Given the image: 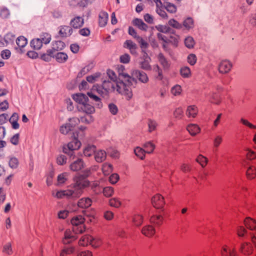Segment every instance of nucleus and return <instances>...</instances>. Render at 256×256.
<instances>
[{
    "mask_svg": "<svg viewBox=\"0 0 256 256\" xmlns=\"http://www.w3.org/2000/svg\"><path fill=\"white\" fill-rule=\"evenodd\" d=\"M152 202L153 206L156 208H162L165 204L164 197L160 194H156L152 198Z\"/></svg>",
    "mask_w": 256,
    "mask_h": 256,
    "instance_id": "9",
    "label": "nucleus"
},
{
    "mask_svg": "<svg viewBox=\"0 0 256 256\" xmlns=\"http://www.w3.org/2000/svg\"><path fill=\"white\" fill-rule=\"evenodd\" d=\"M206 97L212 104L219 105L222 102V98L218 93L212 91L206 94Z\"/></svg>",
    "mask_w": 256,
    "mask_h": 256,
    "instance_id": "10",
    "label": "nucleus"
},
{
    "mask_svg": "<svg viewBox=\"0 0 256 256\" xmlns=\"http://www.w3.org/2000/svg\"><path fill=\"white\" fill-rule=\"evenodd\" d=\"M85 218L80 215L74 216L71 220L72 225V231L75 234H82L85 231L86 228L84 224Z\"/></svg>",
    "mask_w": 256,
    "mask_h": 256,
    "instance_id": "3",
    "label": "nucleus"
},
{
    "mask_svg": "<svg viewBox=\"0 0 256 256\" xmlns=\"http://www.w3.org/2000/svg\"><path fill=\"white\" fill-rule=\"evenodd\" d=\"M108 18V14L105 12H101L98 15V24L100 27H104L106 26Z\"/></svg>",
    "mask_w": 256,
    "mask_h": 256,
    "instance_id": "22",
    "label": "nucleus"
},
{
    "mask_svg": "<svg viewBox=\"0 0 256 256\" xmlns=\"http://www.w3.org/2000/svg\"><path fill=\"white\" fill-rule=\"evenodd\" d=\"M59 29V34L64 38L70 36L73 32L72 28L68 26H61Z\"/></svg>",
    "mask_w": 256,
    "mask_h": 256,
    "instance_id": "16",
    "label": "nucleus"
},
{
    "mask_svg": "<svg viewBox=\"0 0 256 256\" xmlns=\"http://www.w3.org/2000/svg\"><path fill=\"white\" fill-rule=\"evenodd\" d=\"M96 151V148L94 145H88L83 150V154L85 156H91Z\"/></svg>",
    "mask_w": 256,
    "mask_h": 256,
    "instance_id": "28",
    "label": "nucleus"
},
{
    "mask_svg": "<svg viewBox=\"0 0 256 256\" xmlns=\"http://www.w3.org/2000/svg\"><path fill=\"white\" fill-rule=\"evenodd\" d=\"M81 191L80 190H75L73 189L68 188L64 190L57 191L56 192H52L53 196L62 199L66 198L68 199H76L80 196Z\"/></svg>",
    "mask_w": 256,
    "mask_h": 256,
    "instance_id": "2",
    "label": "nucleus"
},
{
    "mask_svg": "<svg viewBox=\"0 0 256 256\" xmlns=\"http://www.w3.org/2000/svg\"><path fill=\"white\" fill-rule=\"evenodd\" d=\"M67 158L63 154L59 155L56 158V163L58 165L62 166L66 163Z\"/></svg>",
    "mask_w": 256,
    "mask_h": 256,
    "instance_id": "63",
    "label": "nucleus"
},
{
    "mask_svg": "<svg viewBox=\"0 0 256 256\" xmlns=\"http://www.w3.org/2000/svg\"><path fill=\"white\" fill-rule=\"evenodd\" d=\"M163 217L160 215H156L150 218V222L157 226H160L163 222Z\"/></svg>",
    "mask_w": 256,
    "mask_h": 256,
    "instance_id": "44",
    "label": "nucleus"
},
{
    "mask_svg": "<svg viewBox=\"0 0 256 256\" xmlns=\"http://www.w3.org/2000/svg\"><path fill=\"white\" fill-rule=\"evenodd\" d=\"M182 92V87L179 84H176L172 86L170 90L172 94L174 96H180Z\"/></svg>",
    "mask_w": 256,
    "mask_h": 256,
    "instance_id": "47",
    "label": "nucleus"
},
{
    "mask_svg": "<svg viewBox=\"0 0 256 256\" xmlns=\"http://www.w3.org/2000/svg\"><path fill=\"white\" fill-rule=\"evenodd\" d=\"M158 58L159 62L160 64L164 69H168L170 68V62L164 57L162 54L160 53L158 56Z\"/></svg>",
    "mask_w": 256,
    "mask_h": 256,
    "instance_id": "29",
    "label": "nucleus"
},
{
    "mask_svg": "<svg viewBox=\"0 0 256 256\" xmlns=\"http://www.w3.org/2000/svg\"><path fill=\"white\" fill-rule=\"evenodd\" d=\"M68 173L64 172L58 175L57 177L58 185L64 184L68 180Z\"/></svg>",
    "mask_w": 256,
    "mask_h": 256,
    "instance_id": "33",
    "label": "nucleus"
},
{
    "mask_svg": "<svg viewBox=\"0 0 256 256\" xmlns=\"http://www.w3.org/2000/svg\"><path fill=\"white\" fill-rule=\"evenodd\" d=\"M106 157V152L102 150H96L94 153V159L98 162H102Z\"/></svg>",
    "mask_w": 256,
    "mask_h": 256,
    "instance_id": "23",
    "label": "nucleus"
},
{
    "mask_svg": "<svg viewBox=\"0 0 256 256\" xmlns=\"http://www.w3.org/2000/svg\"><path fill=\"white\" fill-rule=\"evenodd\" d=\"M182 26L187 30L193 28L194 26L193 19L190 17L187 18L184 20Z\"/></svg>",
    "mask_w": 256,
    "mask_h": 256,
    "instance_id": "40",
    "label": "nucleus"
},
{
    "mask_svg": "<svg viewBox=\"0 0 256 256\" xmlns=\"http://www.w3.org/2000/svg\"><path fill=\"white\" fill-rule=\"evenodd\" d=\"M143 146L145 148L146 152L148 154L152 153L155 148V145L152 142H146Z\"/></svg>",
    "mask_w": 256,
    "mask_h": 256,
    "instance_id": "43",
    "label": "nucleus"
},
{
    "mask_svg": "<svg viewBox=\"0 0 256 256\" xmlns=\"http://www.w3.org/2000/svg\"><path fill=\"white\" fill-rule=\"evenodd\" d=\"M184 115V112L181 108H176L174 112V116L178 119H181Z\"/></svg>",
    "mask_w": 256,
    "mask_h": 256,
    "instance_id": "62",
    "label": "nucleus"
},
{
    "mask_svg": "<svg viewBox=\"0 0 256 256\" xmlns=\"http://www.w3.org/2000/svg\"><path fill=\"white\" fill-rule=\"evenodd\" d=\"M151 58L146 53V55L144 56V58L142 61L140 62V68L145 70H151L152 66L150 64Z\"/></svg>",
    "mask_w": 256,
    "mask_h": 256,
    "instance_id": "14",
    "label": "nucleus"
},
{
    "mask_svg": "<svg viewBox=\"0 0 256 256\" xmlns=\"http://www.w3.org/2000/svg\"><path fill=\"white\" fill-rule=\"evenodd\" d=\"M84 167V162L82 158H78L70 165V169L73 172L81 170Z\"/></svg>",
    "mask_w": 256,
    "mask_h": 256,
    "instance_id": "12",
    "label": "nucleus"
},
{
    "mask_svg": "<svg viewBox=\"0 0 256 256\" xmlns=\"http://www.w3.org/2000/svg\"><path fill=\"white\" fill-rule=\"evenodd\" d=\"M118 72L119 77L123 80L127 82L126 84L130 87L132 84L133 78L126 72L125 68L124 66L120 65L118 66Z\"/></svg>",
    "mask_w": 256,
    "mask_h": 256,
    "instance_id": "6",
    "label": "nucleus"
},
{
    "mask_svg": "<svg viewBox=\"0 0 256 256\" xmlns=\"http://www.w3.org/2000/svg\"><path fill=\"white\" fill-rule=\"evenodd\" d=\"M198 112V108L195 106H190L187 108L186 115L188 117L190 118H195Z\"/></svg>",
    "mask_w": 256,
    "mask_h": 256,
    "instance_id": "25",
    "label": "nucleus"
},
{
    "mask_svg": "<svg viewBox=\"0 0 256 256\" xmlns=\"http://www.w3.org/2000/svg\"><path fill=\"white\" fill-rule=\"evenodd\" d=\"M102 242L100 238H93L92 236H90V244L91 245L92 247L98 248L100 246Z\"/></svg>",
    "mask_w": 256,
    "mask_h": 256,
    "instance_id": "54",
    "label": "nucleus"
},
{
    "mask_svg": "<svg viewBox=\"0 0 256 256\" xmlns=\"http://www.w3.org/2000/svg\"><path fill=\"white\" fill-rule=\"evenodd\" d=\"M72 130L70 125L66 123L60 127V131L62 134H66Z\"/></svg>",
    "mask_w": 256,
    "mask_h": 256,
    "instance_id": "55",
    "label": "nucleus"
},
{
    "mask_svg": "<svg viewBox=\"0 0 256 256\" xmlns=\"http://www.w3.org/2000/svg\"><path fill=\"white\" fill-rule=\"evenodd\" d=\"M65 47L64 43L61 40H57L53 42L52 49L54 52L55 51L62 50Z\"/></svg>",
    "mask_w": 256,
    "mask_h": 256,
    "instance_id": "30",
    "label": "nucleus"
},
{
    "mask_svg": "<svg viewBox=\"0 0 256 256\" xmlns=\"http://www.w3.org/2000/svg\"><path fill=\"white\" fill-rule=\"evenodd\" d=\"M74 183L72 188L75 190H80L81 191L80 196L83 192L82 190L90 186V182L86 180L82 174L76 176L74 178Z\"/></svg>",
    "mask_w": 256,
    "mask_h": 256,
    "instance_id": "4",
    "label": "nucleus"
},
{
    "mask_svg": "<svg viewBox=\"0 0 256 256\" xmlns=\"http://www.w3.org/2000/svg\"><path fill=\"white\" fill-rule=\"evenodd\" d=\"M27 40L23 36H19L16 40V43L19 48H24L27 44Z\"/></svg>",
    "mask_w": 256,
    "mask_h": 256,
    "instance_id": "52",
    "label": "nucleus"
},
{
    "mask_svg": "<svg viewBox=\"0 0 256 256\" xmlns=\"http://www.w3.org/2000/svg\"><path fill=\"white\" fill-rule=\"evenodd\" d=\"M136 156L140 160H144L145 158L146 152L142 148L137 146L134 149Z\"/></svg>",
    "mask_w": 256,
    "mask_h": 256,
    "instance_id": "38",
    "label": "nucleus"
},
{
    "mask_svg": "<svg viewBox=\"0 0 256 256\" xmlns=\"http://www.w3.org/2000/svg\"><path fill=\"white\" fill-rule=\"evenodd\" d=\"M181 76L184 78H189L191 76L190 69L188 66H183L180 70Z\"/></svg>",
    "mask_w": 256,
    "mask_h": 256,
    "instance_id": "34",
    "label": "nucleus"
},
{
    "mask_svg": "<svg viewBox=\"0 0 256 256\" xmlns=\"http://www.w3.org/2000/svg\"><path fill=\"white\" fill-rule=\"evenodd\" d=\"M9 166L12 169H15L18 168L19 162L18 159L16 157H10L8 162Z\"/></svg>",
    "mask_w": 256,
    "mask_h": 256,
    "instance_id": "51",
    "label": "nucleus"
},
{
    "mask_svg": "<svg viewBox=\"0 0 256 256\" xmlns=\"http://www.w3.org/2000/svg\"><path fill=\"white\" fill-rule=\"evenodd\" d=\"M142 232L147 237H152L154 234L156 230L152 226L147 225L142 228Z\"/></svg>",
    "mask_w": 256,
    "mask_h": 256,
    "instance_id": "21",
    "label": "nucleus"
},
{
    "mask_svg": "<svg viewBox=\"0 0 256 256\" xmlns=\"http://www.w3.org/2000/svg\"><path fill=\"white\" fill-rule=\"evenodd\" d=\"M77 108L79 112H84L87 115H92L95 112L94 107L88 104V102L82 104L78 105Z\"/></svg>",
    "mask_w": 256,
    "mask_h": 256,
    "instance_id": "8",
    "label": "nucleus"
},
{
    "mask_svg": "<svg viewBox=\"0 0 256 256\" xmlns=\"http://www.w3.org/2000/svg\"><path fill=\"white\" fill-rule=\"evenodd\" d=\"M166 10L172 14H174L177 11L176 6L170 2H166L165 6Z\"/></svg>",
    "mask_w": 256,
    "mask_h": 256,
    "instance_id": "53",
    "label": "nucleus"
},
{
    "mask_svg": "<svg viewBox=\"0 0 256 256\" xmlns=\"http://www.w3.org/2000/svg\"><path fill=\"white\" fill-rule=\"evenodd\" d=\"M184 44L188 48H192L195 45V42L194 38L190 36H187L184 39Z\"/></svg>",
    "mask_w": 256,
    "mask_h": 256,
    "instance_id": "45",
    "label": "nucleus"
},
{
    "mask_svg": "<svg viewBox=\"0 0 256 256\" xmlns=\"http://www.w3.org/2000/svg\"><path fill=\"white\" fill-rule=\"evenodd\" d=\"M187 130L191 136H194L200 132V127L196 124H190L186 127Z\"/></svg>",
    "mask_w": 256,
    "mask_h": 256,
    "instance_id": "27",
    "label": "nucleus"
},
{
    "mask_svg": "<svg viewBox=\"0 0 256 256\" xmlns=\"http://www.w3.org/2000/svg\"><path fill=\"white\" fill-rule=\"evenodd\" d=\"M92 204V200L88 197L82 198L78 200V206L82 208H86L90 207Z\"/></svg>",
    "mask_w": 256,
    "mask_h": 256,
    "instance_id": "20",
    "label": "nucleus"
},
{
    "mask_svg": "<svg viewBox=\"0 0 256 256\" xmlns=\"http://www.w3.org/2000/svg\"><path fill=\"white\" fill-rule=\"evenodd\" d=\"M222 137L220 135L216 136L214 139V146L215 148H218L222 142Z\"/></svg>",
    "mask_w": 256,
    "mask_h": 256,
    "instance_id": "64",
    "label": "nucleus"
},
{
    "mask_svg": "<svg viewBox=\"0 0 256 256\" xmlns=\"http://www.w3.org/2000/svg\"><path fill=\"white\" fill-rule=\"evenodd\" d=\"M2 252L8 255H10L12 254V244L10 242L6 244L4 246Z\"/></svg>",
    "mask_w": 256,
    "mask_h": 256,
    "instance_id": "61",
    "label": "nucleus"
},
{
    "mask_svg": "<svg viewBox=\"0 0 256 256\" xmlns=\"http://www.w3.org/2000/svg\"><path fill=\"white\" fill-rule=\"evenodd\" d=\"M76 239V237L74 235L72 232L70 230H66L64 233L62 242L64 244H68Z\"/></svg>",
    "mask_w": 256,
    "mask_h": 256,
    "instance_id": "15",
    "label": "nucleus"
},
{
    "mask_svg": "<svg viewBox=\"0 0 256 256\" xmlns=\"http://www.w3.org/2000/svg\"><path fill=\"white\" fill-rule=\"evenodd\" d=\"M74 248L72 246L64 248L60 253V256H68L74 252Z\"/></svg>",
    "mask_w": 256,
    "mask_h": 256,
    "instance_id": "49",
    "label": "nucleus"
},
{
    "mask_svg": "<svg viewBox=\"0 0 256 256\" xmlns=\"http://www.w3.org/2000/svg\"><path fill=\"white\" fill-rule=\"evenodd\" d=\"M88 95L90 98H92L93 100L96 102V104L97 105L98 108H101L102 106V102H101L100 98L97 96L93 94L92 92H88Z\"/></svg>",
    "mask_w": 256,
    "mask_h": 256,
    "instance_id": "41",
    "label": "nucleus"
},
{
    "mask_svg": "<svg viewBox=\"0 0 256 256\" xmlns=\"http://www.w3.org/2000/svg\"><path fill=\"white\" fill-rule=\"evenodd\" d=\"M132 24L142 30L146 32L148 30V26L142 19L135 18L132 20Z\"/></svg>",
    "mask_w": 256,
    "mask_h": 256,
    "instance_id": "18",
    "label": "nucleus"
},
{
    "mask_svg": "<svg viewBox=\"0 0 256 256\" xmlns=\"http://www.w3.org/2000/svg\"><path fill=\"white\" fill-rule=\"evenodd\" d=\"M241 252L246 256L250 255L253 252V248L250 242H246L242 244Z\"/></svg>",
    "mask_w": 256,
    "mask_h": 256,
    "instance_id": "17",
    "label": "nucleus"
},
{
    "mask_svg": "<svg viewBox=\"0 0 256 256\" xmlns=\"http://www.w3.org/2000/svg\"><path fill=\"white\" fill-rule=\"evenodd\" d=\"M168 24L178 30H180L182 28V25L174 18L170 19L168 22Z\"/></svg>",
    "mask_w": 256,
    "mask_h": 256,
    "instance_id": "46",
    "label": "nucleus"
},
{
    "mask_svg": "<svg viewBox=\"0 0 256 256\" xmlns=\"http://www.w3.org/2000/svg\"><path fill=\"white\" fill-rule=\"evenodd\" d=\"M42 40V44H46L50 43L51 40V36L48 33H43L40 36V38Z\"/></svg>",
    "mask_w": 256,
    "mask_h": 256,
    "instance_id": "57",
    "label": "nucleus"
},
{
    "mask_svg": "<svg viewBox=\"0 0 256 256\" xmlns=\"http://www.w3.org/2000/svg\"><path fill=\"white\" fill-rule=\"evenodd\" d=\"M132 221L134 226H138L143 222L142 216L140 214H136L133 216Z\"/></svg>",
    "mask_w": 256,
    "mask_h": 256,
    "instance_id": "48",
    "label": "nucleus"
},
{
    "mask_svg": "<svg viewBox=\"0 0 256 256\" xmlns=\"http://www.w3.org/2000/svg\"><path fill=\"white\" fill-rule=\"evenodd\" d=\"M247 178L248 179H253L256 176V168L254 166H250L246 170Z\"/></svg>",
    "mask_w": 256,
    "mask_h": 256,
    "instance_id": "39",
    "label": "nucleus"
},
{
    "mask_svg": "<svg viewBox=\"0 0 256 256\" xmlns=\"http://www.w3.org/2000/svg\"><path fill=\"white\" fill-rule=\"evenodd\" d=\"M221 256H236L237 254L234 248H230L224 245L222 247L220 252Z\"/></svg>",
    "mask_w": 256,
    "mask_h": 256,
    "instance_id": "19",
    "label": "nucleus"
},
{
    "mask_svg": "<svg viewBox=\"0 0 256 256\" xmlns=\"http://www.w3.org/2000/svg\"><path fill=\"white\" fill-rule=\"evenodd\" d=\"M84 19L80 16H76L70 21V24L74 28H78L84 24Z\"/></svg>",
    "mask_w": 256,
    "mask_h": 256,
    "instance_id": "24",
    "label": "nucleus"
},
{
    "mask_svg": "<svg viewBox=\"0 0 256 256\" xmlns=\"http://www.w3.org/2000/svg\"><path fill=\"white\" fill-rule=\"evenodd\" d=\"M74 138L69 142L66 145L64 146L63 152L67 154H70V151L78 150L82 146L81 142L78 140V133H74Z\"/></svg>",
    "mask_w": 256,
    "mask_h": 256,
    "instance_id": "5",
    "label": "nucleus"
},
{
    "mask_svg": "<svg viewBox=\"0 0 256 256\" xmlns=\"http://www.w3.org/2000/svg\"><path fill=\"white\" fill-rule=\"evenodd\" d=\"M56 61L59 63H64L68 59V56L67 54L64 52H58L56 54L54 53V57Z\"/></svg>",
    "mask_w": 256,
    "mask_h": 256,
    "instance_id": "26",
    "label": "nucleus"
},
{
    "mask_svg": "<svg viewBox=\"0 0 256 256\" xmlns=\"http://www.w3.org/2000/svg\"><path fill=\"white\" fill-rule=\"evenodd\" d=\"M148 126V131L152 132L156 130L158 126V122L156 120L152 119H148L147 122Z\"/></svg>",
    "mask_w": 256,
    "mask_h": 256,
    "instance_id": "32",
    "label": "nucleus"
},
{
    "mask_svg": "<svg viewBox=\"0 0 256 256\" xmlns=\"http://www.w3.org/2000/svg\"><path fill=\"white\" fill-rule=\"evenodd\" d=\"M156 12L162 18L167 19L168 18V16L164 10L162 4L156 6Z\"/></svg>",
    "mask_w": 256,
    "mask_h": 256,
    "instance_id": "36",
    "label": "nucleus"
},
{
    "mask_svg": "<svg viewBox=\"0 0 256 256\" xmlns=\"http://www.w3.org/2000/svg\"><path fill=\"white\" fill-rule=\"evenodd\" d=\"M80 122L86 124H90L94 121V118L92 115L82 116L80 118Z\"/></svg>",
    "mask_w": 256,
    "mask_h": 256,
    "instance_id": "56",
    "label": "nucleus"
},
{
    "mask_svg": "<svg viewBox=\"0 0 256 256\" xmlns=\"http://www.w3.org/2000/svg\"><path fill=\"white\" fill-rule=\"evenodd\" d=\"M124 96L126 99L130 100L133 96L131 87L127 86L124 82H114L112 81L104 80L102 87H98L96 88L97 92L104 98L115 90Z\"/></svg>",
    "mask_w": 256,
    "mask_h": 256,
    "instance_id": "1",
    "label": "nucleus"
},
{
    "mask_svg": "<svg viewBox=\"0 0 256 256\" xmlns=\"http://www.w3.org/2000/svg\"><path fill=\"white\" fill-rule=\"evenodd\" d=\"M30 46L34 50H40L42 46V39L40 38L33 39L30 42Z\"/></svg>",
    "mask_w": 256,
    "mask_h": 256,
    "instance_id": "31",
    "label": "nucleus"
},
{
    "mask_svg": "<svg viewBox=\"0 0 256 256\" xmlns=\"http://www.w3.org/2000/svg\"><path fill=\"white\" fill-rule=\"evenodd\" d=\"M114 192V188L112 186H106L104 188L103 193L106 197L111 196Z\"/></svg>",
    "mask_w": 256,
    "mask_h": 256,
    "instance_id": "59",
    "label": "nucleus"
},
{
    "mask_svg": "<svg viewBox=\"0 0 256 256\" xmlns=\"http://www.w3.org/2000/svg\"><path fill=\"white\" fill-rule=\"evenodd\" d=\"M80 122V120L78 118H72L69 119L68 124L70 125V128L72 129L76 126L78 125Z\"/></svg>",
    "mask_w": 256,
    "mask_h": 256,
    "instance_id": "60",
    "label": "nucleus"
},
{
    "mask_svg": "<svg viewBox=\"0 0 256 256\" xmlns=\"http://www.w3.org/2000/svg\"><path fill=\"white\" fill-rule=\"evenodd\" d=\"M132 74L136 76L141 82L146 84L148 82V78L147 74L144 72L140 70H134Z\"/></svg>",
    "mask_w": 256,
    "mask_h": 256,
    "instance_id": "11",
    "label": "nucleus"
},
{
    "mask_svg": "<svg viewBox=\"0 0 256 256\" xmlns=\"http://www.w3.org/2000/svg\"><path fill=\"white\" fill-rule=\"evenodd\" d=\"M54 57V52L52 50L49 49L46 51V52L43 54L41 55V58L46 61L50 62L52 58Z\"/></svg>",
    "mask_w": 256,
    "mask_h": 256,
    "instance_id": "37",
    "label": "nucleus"
},
{
    "mask_svg": "<svg viewBox=\"0 0 256 256\" xmlns=\"http://www.w3.org/2000/svg\"><path fill=\"white\" fill-rule=\"evenodd\" d=\"M73 100L78 104V105L82 104L88 102V96L82 93H78L72 96Z\"/></svg>",
    "mask_w": 256,
    "mask_h": 256,
    "instance_id": "13",
    "label": "nucleus"
},
{
    "mask_svg": "<svg viewBox=\"0 0 256 256\" xmlns=\"http://www.w3.org/2000/svg\"><path fill=\"white\" fill-rule=\"evenodd\" d=\"M196 161L198 162L202 167L204 168L207 164L208 160L206 158L202 155H200L196 158Z\"/></svg>",
    "mask_w": 256,
    "mask_h": 256,
    "instance_id": "58",
    "label": "nucleus"
},
{
    "mask_svg": "<svg viewBox=\"0 0 256 256\" xmlns=\"http://www.w3.org/2000/svg\"><path fill=\"white\" fill-rule=\"evenodd\" d=\"M102 171L106 176L110 174L112 172V166L108 163L104 164L102 166Z\"/></svg>",
    "mask_w": 256,
    "mask_h": 256,
    "instance_id": "42",
    "label": "nucleus"
},
{
    "mask_svg": "<svg viewBox=\"0 0 256 256\" xmlns=\"http://www.w3.org/2000/svg\"><path fill=\"white\" fill-rule=\"evenodd\" d=\"M90 235H84L82 236L78 242V244L80 246H86L90 244Z\"/></svg>",
    "mask_w": 256,
    "mask_h": 256,
    "instance_id": "35",
    "label": "nucleus"
},
{
    "mask_svg": "<svg viewBox=\"0 0 256 256\" xmlns=\"http://www.w3.org/2000/svg\"><path fill=\"white\" fill-rule=\"evenodd\" d=\"M232 68V63L228 60H223L218 64V72L222 74L228 73Z\"/></svg>",
    "mask_w": 256,
    "mask_h": 256,
    "instance_id": "7",
    "label": "nucleus"
},
{
    "mask_svg": "<svg viewBox=\"0 0 256 256\" xmlns=\"http://www.w3.org/2000/svg\"><path fill=\"white\" fill-rule=\"evenodd\" d=\"M137 42L140 44V48L142 50H146L148 46V44L141 36L138 37L136 40Z\"/></svg>",
    "mask_w": 256,
    "mask_h": 256,
    "instance_id": "50",
    "label": "nucleus"
}]
</instances>
